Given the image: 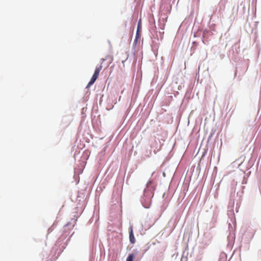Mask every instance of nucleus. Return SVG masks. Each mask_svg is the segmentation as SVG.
I'll return each mask as SVG.
<instances>
[{"instance_id": "1", "label": "nucleus", "mask_w": 261, "mask_h": 261, "mask_svg": "<svg viewBox=\"0 0 261 261\" xmlns=\"http://www.w3.org/2000/svg\"><path fill=\"white\" fill-rule=\"evenodd\" d=\"M102 65L97 66L96 67L94 72V74H93V75L90 80V81L89 82V83L88 84V86H87L88 87L91 86L92 85H93L94 83V82L96 81V80L98 78L99 72H100V70L102 69Z\"/></svg>"}, {"instance_id": "2", "label": "nucleus", "mask_w": 261, "mask_h": 261, "mask_svg": "<svg viewBox=\"0 0 261 261\" xmlns=\"http://www.w3.org/2000/svg\"><path fill=\"white\" fill-rule=\"evenodd\" d=\"M146 195L147 196V197H146L147 200V204L146 205L143 204V205L145 207L148 208L149 207V205H150L151 198L152 197V195L151 192L147 190H145L144 196H146Z\"/></svg>"}, {"instance_id": "3", "label": "nucleus", "mask_w": 261, "mask_h": 261, "mask_svg": "<svg viewBox=\"0 0 261 261\" xmlns=\"http://www.w3.org/2000/svg\"><path fill=\"white\" fill-rule=\"evenodd\" d=\"M129 238L130 242L132 244H134L135 243L136 239H135V238L134 235L133 230L132 227H130V230H129Z\"/></svg>"}, {"instance_id": "4", "label": "nucleus", "mask_w": 261, "mask_h": 261, "mask_svg": "<svg viewBox=\"0 0 261 261\" xmlns=\"http://www.w3.org/2000/svg\"><path fill=\"white\" fill-rule=\"evenodd\" d=\"M135 255L133 254H129L126 258V261H133Z\"/></svg>"}, {"instance_id": "5", "label": "nucleus", "mask_w": 261, "mask_h": 261, "mask_svg": "<svg viewBox=\"0 0 261 261\" xmlns=\"http://www.w3.org/2000/svg\"><path fill=\"white\" fill-rule=\"evenodd\" d=\"M139 27V25L138 24V31H137V34H136V40H137V39H138V38L139 37V34H138Z\"/></svg>"}, {"instance_id": "6", "label": "nucleus", "mask_w": 261, "mask_h": 261, "mask_svg": "<svg viewBox=\"0 0 261 261\" xmlns=\"http://www.w3.org/2000/svg\"><path fill=\"white\" fill-rule=\"evenodd\" d=\"M105 61V59H103V58H102L100 59V62H101V65L102 64V63Z\"/></svg>"}]
</instances>
